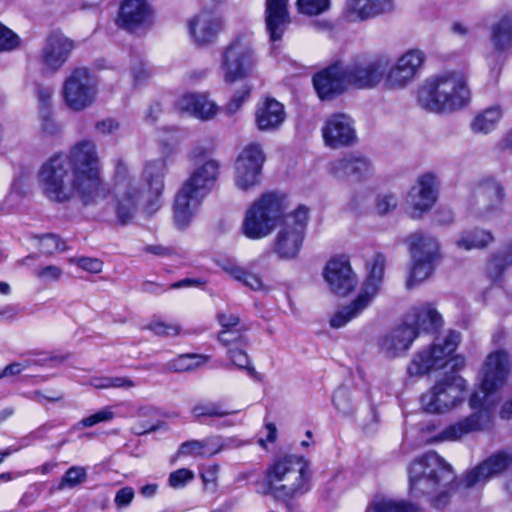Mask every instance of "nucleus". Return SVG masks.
<instances>
[{
    "label": "nucleus",
    "instance_id": "f257e3e1",
    "mask_svg": "<svg viewBox=\"0 0 512 512\" xmlns=\"http://www.w3.org/2000/svg\"><path fill=\"white\" fill-rule=\"evenodd\" d=\"M38 182L43 195L56 203H66L77 194L84 206H91L111 194L101 179L96 146L91 140L75 143L69 153H54L40 167Z\"/></svg>",
    "mask_w": 512,
    "mask_h": 512
},
{
    "label": "nucleus",
    "instance_id": "f03ea898",
    "mask_svg": "<svg viewBox=\"0 0 512 512\" xmlns=\"http://www.w3.org/2000/svg\"><path fill=\"white\" fill-rule=\"evenodd\" d=\"M288 195L281 191H267L246 210L242 233L251 240H260L282 224L273 241V252L280 260L295 259L303 246L309 221V208L300 204L287 213Z\"/></svg>",
    "mask_w": 512,
    "mask_h": 512
},
{
    "label": "nucleus",
    "instance_id": "7ed1b4c3",
    "mask_svg": "<svg viewBox=\"0 0 512 512\" xmlns=\"http://www.w3.org/2000/svg\"><path fill=\"white\" fill-rule=\"evenodd\" d=\"M460 342V332L449 330L441 342L417 352L407 366L410 376H423L450 367L429 391L421 395V405L427 413H444L464 400L467 383L459 372L465 368L466 360L455 353Z\"/></svg>",
    "mask_w": 512,
    "mask_h": 512
},
{
    "label": "nucleus",
    "instance_id": "20e7f679",
    "mask_svg": "<svg viewBox=\"0 0 512 512\" xmlns=\"http://www.w3.org/2000/svg\"><path fill=\"white\" fill-rule=\"evenodd\" d=\"M309 461L302 455L275 456L264 471L259 493L291 507L295 498L310 490Z\"/></svg>",
    "mask_w": 512,
    "mask_h": 512
},
{
    "label": "nucleus",
    "instance_id": "39448f33",
    "mask_svg": "<svg viewBox=\"0 0 512 512\" xmlns=\"http://www.w3.org/2000/svg\"><path fill=\"white\" fill-rule=\"evenodd\" d=\"M409 494L420 498L429 493L422 486L430 483L433 489L442 483H447V489L431 499V505L436 509H444L450 502V491L463 485L457 482L452 466L435 451H429L414 459L408 468Z\"/></svg>",
    "mask_w": 512,
    "mask_h": 512
},
{
    "label": "nucleus",
    "instance_id": "423d86ee",
    "mask_svg": "<svg viewBox=\"0 0 512 512\" xmlns=\"http://www.w3.org/2000/svg\"><path fill=\"white\" fill-rule=\"evenodd\" d=\"M471 91L466 74L448 71L428 78L418 90V104L428 112L451 113L466 107Z\"/></svg>",
    "mask_w": 512,
    "mask_h": 512
},
{
    "label": "nucleus",
    "instance_id": "0eeeda50",
    "mask_svg": "<svg viewBox=\"0 0 512 512\" xmlns=\"http://www.w3.org/2000/svg\"><path fill=\"white\" fill-rule=\"evenodd\" d=\"M443 326L441 314L430 303L413 307L401 324L392 328L380 340V349L387 357L404 355L420 333H438Z\"/></svg>",
    "mask_w": 512,
    "mask_h": 512
},
{
    "label": "nucleus",
    "instance_id": "6e6552de",
    "mask_svg": "<svg viewBox=\"0 0 512 512\" xmlns=\"http://www.w3.org/2000/svg\"><path fill=\"white\" fill-rule=\"evenodd\" d=\"M219 174V162L208 159L194 169L182 183L173 203V219L177 228L188 227L203 200L214 189Z\"/></svg>",
    "mask_w": 512,
    "mask_h": 512
},
{
    "label": "nucleus",
    "instance_id": "1a4fd4ad",
    "mask_svg": "<svg viewBox=\"0 0 512 512\" xmlns=\"http://www.w3.org/2000/svg\"><path fill=\"white\" fill-rule=\"evenodd\" d=\"M215 319L220 326L217 341L226 349L230 363L238 370L246 372L251 379L263 382V375L255 369L247 353V332L250 327L241 321L239 315L233 313L218 312Z\"/></svg>",
    "mask_w": 512,
    "mask_h": 512
},
{
    "label": "nucleus",
    "instance_id": "9d476101",
    "mask_svg": "<svg viewBox=\"0 0 512 512\" xmlns=\"http://www.w3.org/2000/svg\"><path fill=\"white\" fill-rule=\"evenodd\" d=\"M387 259L382 252H376L366 261V275L359 294L346 306L337 310L330 318L332 328H341L361 315L379 294L384 282Z\"/></svg>",
    "mask_w": 512,
    "mask_h": 512
},
{
    "label": "nucleus",
    "instance_id": "9b49d317",
    "mask_svg": "<svg viewBox=\"0 0 512 512\" xmlns=\"http://www.w3.org/2000/svg\"><path fill=\"white\" fill-rule=\"evenodd\" d=\"M256 65L253 44L245 33H238L224 48L220 69L226 84L232 85L249 78Z\"/></svg>",
    "mask_w": 512,
    "mask_h": 512
},
{
    "label": "nucleus",
    "instance_id": "f8f14e48",
    "mask_svg": "<svg viewBox=\"0 0 512 512\" xmlns=\"http://www.w3.org/2000/svg\"><path fill=\"white\" fill-rule=\"evenodd\" d=\"M392 59L386 54L356 55L344 66L349 87L373 89L387 78Z\"/></svg>",
    "mask_w": 512,
    "mask_h": 512
},
{
    "label": "nucleus",
    "instance_id": "ddd939ff",
    "mask_svg": "<svg viewBox=\"0 0 512 512\" xmlns=\"http://www.w3.org/2000/svg\"><path fill=\"white\" fill-rule=\"evenodd\" d=\"M97 78L87 67H76L70 71L62 86L65 105L76 112L92 106L97 97Z\"/></svg>",
    "mask_w": 512,
    "mask_h": 512
},
{
    "label": "nucleus",
    "instance_id": "4468645a",
    "mask_svg": "<svg viewBox=\"0 0 512 512\" xmlns=\"http://www.w3.org/2000/svg\"><path fill=\"white\" fill-rule=\"evenodd\" d=\"M409 239V250L414 261L406 287L412 289L432 275L435 261L439 256V245L435 238L423 233H414Z\"/></svg>",
    "mask_w": 512,
    "mask_h": 512
},
{
    "label": "nucleus",
    "instance_id": "2eb2a0df",
    "mask_svg": "<svg viewBox=\"0 0 512 512\" xmlns=\"http://www.w3.org/2000/svg\"><path fill=\"white\" fill-rule=\"evenodd\" d=\"M469 406L476 411L445 427L436 436V440L457 441L467 434L483 430L485 424L490 421V409L484 398L478 392H472L469 397Z\"/></svg>",
    "mask_w": 512,
    "mask_h": 512
},
{
    "label": "nucleus",
    "instance_id": "dca6fc26",
    "mask_svg": "<svg viewBox=\"0 0 512 512\" xmlns=\"http://www.w3.org/2000/svg\"><path fill=\"white\" fill-rule=\"evenodd\" d=\"M266 156L258 143L246 145L235 161V184L247 191L260 182Z\"/></svg>",
    "mask_w": 512,
    "mask_h": 512
},
{
    "label": "nucleus",
    "instance_id": "f3484780",
    "mask_svg": "<svg viewBox=\"0 0 512 512\" xmlns=\"http://www.w3.org/2000/svg\"><path fill=\"white\" fill-rule=\"evenodd\" d=\"M313 88L321 101L334 100L349 88L346 72L341 60H335L316 71L312 76Z\"/></svg>",
    "mask_w": 512,
    "mask_h": 512
},
{
    "label": "nucleus",
    "instance_id": "a211bd4d",
    "mask_svg": "<svg viewBox=\"0 0 512 512\" xmlns=\"http://www.w3.org/2000/svg\"><path fill=\"white\" fill-rule=\"evenodd\" d=\"M323 277L330 291L338 296H347L357 285V277L352 269L350 257L340 254L332 257L325 265Z\"/></svg>",
    "mask_w": 512,
    "mask_h": 512
},
{
    "label": "nucleus",
    "instance_id": "6ab92c4d",
    "mask_svg": "<svg viewBox=\"0 0 512 512\" xmlns=\"http://www.w3.org/2000/svg\"><path fill=\"white\" fill-rule=\"evenodd\" d=\"M510 368V355L506 350L499 349L487 355L481 379V390L485 397L492 395L506 383Z\"/></svg>",
    "mask_w": 512,
    "mask_h": 512
},
{
    "label": "nucleus",
    "instance_id": "aec40b11",
    "mask_svg": "<svg viewBox=\"0 0 512 512\" xmlns=\"http://www.w3.org/2000/svg\"><path fill=\"white\" fill-rule=\"evenodd\" d=\"M75 43L61 30H52L40 53V62L49 72L59 71L68 61Z\"/></svg>",
    "mask_w": 512,
    "mask_h": 512
},
{
    "label": "nucleus",
    "instance_id": "412c9836",
    "mask_svg": "<svg viewBox=\"0 0 512 512\" xmlns=\"http://www.w3.org/2000/svg\"><path fill=\"white\" fill-rule=\"evenodd\" d=\"M418 185L413 186L407 196L409 215L420 219L437 201V178L433 173H425L418 178Z\"/></svg>",
    "mask_w": 512,
    "mask_h": 512
},
{
    "label": "nucleus",
    "instance_id": "4be33fe9",
    "mask_svg": "<svg viewBox=\"0 0 512 512\" xmlns=\"http://www.w3.org/2000/svg\"><path fill=\"white\" fill-rule=\"evenodd\" d=\"M165 172L166 161L164 159L148 161L143 168L142 180L149 194L144 209L149 215L157 212L162 206Z\"/></svg>",
    "mask_w": 512,
    "mask_h": 512
},
{
    "label": "nucleus",
    "instance_id": "5701e85b",
    "mask_svg": "<svg viewBox=\"0 0 512 512\" xmlns=\"http://www.w3.org/2000/svg\"><path fill=\"white\" fill-rule=\"evenodd\" d=\"M512 466V454L506 451H498L480 462L468 471L462 483L465 488L474 487L476 484L500 475Z\"/></svg>",
    "mask_w": 512,
    "mask_h": 512
},
{
    "label": "nucleus",
    "instance_id": "b1692460",
    "mask_svg": "<svg viewBox=\"0 0 512 512\" xmlns=\"http://www.w3.org/2000/svg\"><path fill=\"white\" fill-rule=\"evenodd\" d=\"M324 142L331 148L352 145L356 140L352 119L344 113H333L322 128Z\"/></svg>",
    "mask_w": 512,
    "mask_h": 512
},
{
    "label": "nucleus",
    "instance_id": "393cba45",
    "mask_svg": "<svg viewBox=\"0 0 512 512\" xmlns=\"http://www.w3.org/2000/svg\"><path fill=\"white\" fill-rule=\"evenodd\" d=\"M424 59L422 51L408 50L397 60L394 67L390 65L387 71V83L391 87H404L415 76Z\"/></svg>",
    "mask_w": 512,
    "mask_h": 512
},
{
    "label": "nucleus",
    "instance_id": "a878e982",
    "mask_svg": "<svg viewBox=\"0 0 512 512\" xmlns=\"http://www.w3.org/2000/svg\"><path fill=\"white\" fill-rule=\"evenodd\" d=\"M173 108L181 115L188 114L200 120H209L218 111L216 103L210 101L207 95L191 92L178 96Z\"/></svg>",
    "mask_w": 512,
    "mask_h": 512
},
{
    "label": "nucleus",
    "instance_id": "bb28decb",
    "mask_svg": "<svg viewBox=\"0 0 512 512\" xmlns=\"http://www.w3.org/2000/svg\"><path fill=\"white\" fill-rule=\"evenodd\" d=\"M288 3L289 0H266L265 25L269 40L272 43H276L283 38L291 23Z\"/></svg>",
    "mask_w": 512,
    "mask_h": 512
},
{
    "label": "nucleus",
    "instance_id": "cd10ccee",
    "mask_svg": "<svg viewBox=\"0 0 512 512\" xmlns=\"http://www.w3.org/2000/svg\"><path fill=\"white\" fill-rule=\"evenodd\" d=\"M254 115L255 125L260 131H274L286 120L284 105L272 96L259 100Z\"/></svg>",
    "mask_w": 512,
    "mask_h": 512
},
{
    "label": "nucleus",
    "instance_id": "c85d7f7f",
    "mask_svg": "<svg viewBox=\"0 0 512 512\" xmlns=\"http://www.w3.org/2000/svg\"><path fill=\"white\" fill-rule=\"evenodd\" d=\"M152 16V8L147 0H122L118 14L119 27L133 31L148 23Z\"/></svg>",
    "mask_w": 512,
    "mask_h": 512
},
{
    "label": "nucleus",
    "instance_id": "c756f323",
    "mask_svg": "<svg viewBox=\"0 0 512 512\" xmlns=\"http://www.w3.org/2000/svg\"><path fill=\"white\" fill-rule=\"evenodd\" d=\"M393 8L394 0H346L343 17L349 22H362Z\"/></svg>",
    "mask_w": 512,
    "mask_h": 512
},
{
    "label": "nucleus",
    "instance_id": "7c9ffc66",
    "mask_svg": "<svg viewBox=\"0 0 512 512\" xmlns=\"http://www.w3.org/2000/svg\"><path fill=\"white\" fill-rule=\"evenodd\" d=\"M188 28L195 42L204 45L214 41L222 28V21L217 18L203 19L201 15H197L189 21Z\"/></svg>",
    "mask_w": 512,
    "mask_h": 512
},
{
    "label": "nucleus",
    "instance_id": "2f4dec72",
    "mask_svg": "<svg viewBox=\"0 0 512 512\" xmlns=\"http://www.w3.org/2000/svg\"><path fill=\"white\" fill-rule=\"evenodd\" d=\"M141 195V190L135 186L127 187L124 194L117 198L115 205V215L117 223L125 226L131 224L136 216L137 202Z\"/></svg>",
    "mask_w": 512,
    "mask_h": 512
},
{
    "label": "nucleus",
    "instance_id": "473e14b6",
    "mask_svg": "<svg viewBox=\"0 0 512 512\" xmlns=\"http://www.w3.org/2000/svg\"><path fill=\"white\" fill-rule=\"evenodd\" d=\"M503 117L500 105H493L477 113L471 122V129L475 133L488 134L496 129Z\"/></svg>",
    "mask_w": 512,
    "mask_h": 512
},
{
    "label": "nucleus",
    "instance_id": "72a5a7b5",
    "mask_svg": "<svg viewBox=\"0 0 512 512\" xmlns=\"http://www.w3.org/2000/svg\"><path fill=\"white\" fill-rule=\"evenodd\" d=\"M491 40L496 51L503 52L512 46V14H504L494 24L491 31Z\"/></svg>",
    "mask_w": 512,
    "mask_h": 512
},
{
    "label": "nucleus",
    "instance_id": "f704fd0d",
    "mask_svg": "<svg viewBox=\"0 0 512 512\" xmlns=\"http://www.w3.org/2000/svg\"><path fill=\"white\" fill-rule=\"evenodd\" d=\"M335 172L342 171L347 176L361 179L371 171V163L361 157H344L333 163Z\"/></svg>",
    "mask_w": 512,
    "mask_h": 512
},
{
    "label": "nucleus",
    "instance_id": "c9c22d12",
    "mask_svg": "<svg viewBox=\"0 0 512 512\" xmlns=\"http://www.w3.org/2000/svg\"><path fill=\"white\" fill-rule=\"evenodd\" d=\"M366 512H423L418 504L404 500L395 501L384 498L373 500Z\"/></svg>",
    "mask_w": 512,
    "mask_h": 512
},
{
    "label": "nucleus",
    "instance_id": "e433bc0d",
    "mask_svg": "<svg viewBox=\"0 0 512 512\" xmlns=\"http://www.w3.org/2000/svg\"><path fill=\"white\" fill-rule=\"evenodd\" d=\"M493 241V235L490 231L474 228L464 231L461 237L456 241L458 247L465 250L474 248H484Z\"/></svg>",
    "mask_w": 512,
    "mask_h": 512
},
{
    "label": "nucleus",
    "instance_id": "4c0bfd02",
    "mask_svg": "<svg viewBox=\"0 0 512 512\" xmlns=\"http://www.w3.org/2000/svg\"><path fill=\"white\" fill-rule=\"evenodd\" d=\"M191 414L196 422L207 424L208 418H223L232 412L218 402H202L193 406Z\"/></svg>",
    "mask_w": 512,
    "mask_h": 512
},
{
    "label": "nucleus",
    "instance_id": "58836bf2",
    "mask_svg": "<svg viewBox=\"0 0 512 512\" xmlns=\"http://www.w3.org/2000/svg\"><path fill=\"white\" fill-rule=\"evenodd\" d=\"M223 270L234 280L242 283L254 291L262 290L264 287L262 277L257 273H253L245 269L244 267L235 264H229L224 266Z\"/></svg>",
    "mask_w": 512,
    "mask_h": 512
},
{
    "label": "nucleus",
    "instance_id": "ea45409f",
    "mask_svg": "<svg viewBox=\"0 0 512 512\" xmlns=\"http://www.w3.org/2000/svg\"><path fill=\"white\" fill-rule=\"evenodd\" d=\"M207 360L208 357L201 354L183 353L170 359L167 367L173 372H187L202 366Z\"/></svg>",
    "mask_w": 512,
    "mask_h": 512
},
{
    "label": "nucleus",
    "instance_id": "a19ab883",
    "mask_svg": "<svg viewBox=\"0 0 512 512\" xmlns=\"http://www.w3.org/2000/svg\"><path fill=\"white\" fill-rule=\"evenodd\" d=\"M490 264L493 282L501 280L505 270L512 265V243L504 251L493 254Z\"/></svg>",
    "mask_w": 512,
    "mask_h": 512
},
{
    "label": "nucleus",
    "instance_id": "79ce46f5",
    "mask_svg": "<svg viewBox=\"0 0 512 512\" xmlns=\"http://www.w3.org/2000/svg\"><path fill=\"white\" fill-rule=\"evenodd\" d=\"M296 8L301 15L319 16L330 10L331 0H297Z\"/></svg>",
    "mask_w": 512,
    "mask_h": 512
},
{
    "label": "nucleus",
    "instance_id": "37998d69",
    "mask_svg": "<svg viewBox=\"0 0 512 512\" xmlns=\"http://www.w3.org/2000/svg\"><path fill=\"white\" fill-rule=\"evenodd\" d=\"M146 329L162 338L177 337L182 332V326L179 323H167L160 319L151 320Z\"/></svg>",
    "mask_w": 512,
    "mask_h": 512
},
{
    "label": "nucleus",
    "instance_id": "c03bdc74",
    "mask_svg": "<svg viewBox=\"0 0 512 512\" xmlns=\"http://www.w3.org/2000/svg\"><path fill=\"white\" fill-rule=\"evenodd\" d=\"M252 93V85L243 83L241 87L235 91L231 99L225 105V112L228 115H233L239 111L244 103L250 98Z\"/></svg>",
    "mask_w": 512,
    "mask_h": 512
},
{
    "label": "nucleus",
    "instance_id": "a18cd8bd",
    "mask_svg": "<svg viewBox=\"0 0 512 512\" xmlns=\"http://www.w3.org/2000/svg\"><path fill=\"white\" fill-rule=\"evenodd\" d=\"M21 39L17 33L0 22V52H9L19 48Z\"/></svg>",
    "mask_w": 512,
    "mask_h": 512
},
{
    "label": "nucleus",
    "instance_id": "49530a36",
    "mask_svg": "<svg viewBox=\"0 0 512 512\" xmlns=\"http://www.w3.org/2000/svg\"><path fill=\"white\" fill-rule=\"evenodd\" d=\"M87 479V471L82 466H72L66 470L61 478V486L74 488Z\"/></svg>",
    "mask_w": 512,
    "mask_h": 512
},
{
    "label": "nucleus",
    "instance_id": "de8ad7c7",
    "mask_svg": "<svg viewBox=\"0 0 512 512\" xmlns=\"http://www.w3.org/2000/svg\"><path fill=\"white\" fill-rule=\"evenodd\" d=\"M70 262L75 264L78 268L91 274H98L102 272L104 266L103 261L96 257H73L70 259Z\"/></svg>",
    "mask_w": 512,
    "mask_h": 512
},
{
    "label": "nucleus",
    "instance_id": "09e8293b",
    "mask_svg": "<svg viewBox=\"0 0 512 512\" xmlns=\"http://www.w3.org/2000/svg\"><path fill=\"white\" fill-rule=\"evenodd\" d=\"M41 133L45 136H56L61 132V125L53 117V112H40Z\"/></svg>",
    "mask_w": 512,
    "mask_h": 512
},
{
    "label": "nucleus",
    "instance_id": "8fccbe9b",
    "mask_svg": "<svg viewBox=\"0 0 512 512\" xmlns=\"http://www.w3.org/2000/svg\"><path fill=\"white\" fill-rule=\"evenodd\" d=\"M194 472L188 468H179L172 471L168 477V485L178 489L186 486V484L194 479Z\"/></svg>",
    "mask_w": 512,
    "mask_h": 512
},
{
    "label": "nucleus",
    "instance_id": "3c124183",
    "mask_svg": "<svg viewBox=\"0 0 512 512\" xmlns=\"http://www.w3.org/2000/svg\"><path fill=\"white\" fill-rule=\"evenodd\" d=\"M483 193H492L496 200L503 201L505 197L504 187L493 177H485L480 181Z\"/></svg>",
    "mask_w": 512,
    "mask_h": 512
},
{
    "label": "nucleus",
    "instance_id": "603ef678",
    "mask_svg": "<svg viewBox=\"0 0 512 512\" xmlns=\"http://www.w3.org/2000/svg\"><path fill=\"white\" fill-rule=\"evenodd\" d=\"M113 418H114V413L111 411V409L104 408V409H101V410L87 416V417H84L80 421V424L85 428H89V427H93L101 422L110 421Z\"/></svg>",
    "mask_w": 512,
    "mask_h": 512
},
{
    "label": "nucleus",
    "instance_id": "864d4df0",
    "mask_svg": "<svg viewBox=\"0 0 512 512\" xmlns=\"http://www.w3.org/2000/svg\"><path fill=\"white\" fill-rule=\"evenodd\" d=\"M52 89L48 86L38 84L36 87V96L38 99L39 111H51Z\"/></svg>",
    "mask_w": 512,
    "mask_h": 512
},
{
    "label": "nucleus",
    "instance_id": "5fc2aeb1",
    "mask_svg": "<svg viewBox=\"0 0 512 512\" xmlns=\"http://www.w3.org/2000/svg\"><path fill=\"white\" fill-rule=\"evenodd\" d=\"M115 181L116 183H124L127 187L134 186L132 177L130 176L127 164L123 160H118L115 168Z\"/></svg>",
    "mask_w": 512,
    "mask_h": 512
},
{
    "label": "nucleus",
    "instance_id": "6e6d98bb",
    "mask_svg": "<svg viewBox=\"0 0 512 512\" xmlns=\"http://www.w3.org/2000/svg\"><path fill=\"white\" fill-rule=\"evenodd\" d=\"M397 206L396 198L393 194H386L379 196L376 203V208L379 214L384 215L395 209Z\"/></svg>",
    "mask_w": 512,
    "mask_h": 512
},
{
    "label": "nucleus",
    "instance_id": "4d7b16f0",
    "mask_svg": "<svg viewBox=\"0 0 512 512\" xmlns=\"http://www.w3.org/2000/svg\"><path fill=\"white\" fill-rule=\"evenodd\" d=\"M134 490L132 487L125 486L116 492L114 502L117 507H126L134 499Z\"/></svg>",
    "mask_w": 512,
    "mask_h": 512
},
{
    "label": "nucleus",
    "instance_id": "13d9d810",
    "mask_svg": "<svg viewBox=\"0 0 512 512\" xmlns=\"http://www.w3.org/2000/svg\"><path fill=\"white\" fill-rule=\"evenodd\" d=\"M104 381L105 383L102 386L105 388H131L135 386L133 380L122 376L108 377Z\"/></svg>",
    "mask_w": 512,
    "mask_h": 512
},
{
    "label": "nucleus",
    "instance_id": "bf43d9fd",
    "mask_svg": "<svg viewBox=\"0 0 512 512\" xmlns=\"http://www.w3.org/2000/svg\"><path fill=\"white\" fill-rule=\"evenodd\" d=\"M219 465L213 464L209 465L208 467L204 468L200 472V478L204 485L213 484L216 485L218 480V474H219Z\"/></svg>",
    "mask_w": 512,
    "mask_h": 512
},
{
    "label": "nucleus",
    "instance_id": "052dcab7",
    "mask_svg": "<svg viewBox=\"0 0 512 512\" xmlns=\"http://www.w3.org/2000/svg\"><path fill=\"white\" fill-rule=\"evenodd\" d=\"M143 252L159 257H169L174 254V250L163 245H146L142 249Z\"/></svg>",
    "mask_w": 512,
    "mask_h": 512
},
{
    "label": "nucleus",
    "instance_id": "680f3d73",
    "mask_svg": "<svg viewBox=\"0 0 512 512\" xmlns=\"http://www.w3.org/2000/svg\"><path fill=\"white\" fill-rule=\"evenodd\" d=\"M265 429L267 431L265 438H259L258 444L262 448H267V443H274L277 440V427L274 423L269 422L265 424Z\"/></svg>",
    "mask_w": 512,
    "mask_h": 512
},
{
    "label": "nucleus",
    "instance_id": "e2e57ef3",
    "mask_svg": "<svg viewBox=\"0 0 512 512\" xmlns=\"http://www.w3.org/2000/svg\"><path fill=\"white\" fill-rule=\"evenodd\" d=\"M205 284V281L201 278H184L174 283H171L168 289H180L186 287H200Z\"/></svg>",
    "mask_w": 512,
    "mask_h": 512
},
{
    "label": "nucleus",
    "instance_id": "0e129e2a",
    "mask_svg": "<svg viewBox=\"0 0 512 512\" xmlns=\"http://www.w3.org/2000/svg\"><path fill=\"white\" fill-rule=\"evenodd\" d=\"M62 275V269L55 265H47L38 272L39 278H48L57 281Z\"/></svg>",
    "mask_w": 512,
    "mask_h": 512
},
{
    "label": "nucleus",
    "instance_id": "69168bd1",
    "mask_svg": "<svg viewBox=\"0 0 512 512\" xmlns=\"http://www.w3.org/2000/svg\"><path fill=\"white\" fill-rule=\"evenodd\" d=\"M141 291L144 293L159 295V294L164 293L166 291V289L160 283L150 281V280H145L141 284Z\"/></svg>",
    "mask_w": 512,
    "mask_h": 512
},
{
    "label": "nucleus",
    "instance_id": "338daca9",
    "mask_svg": "<svg viewBox=\"0 0 512 512\" xmlns=\"http://www.w3.org/2000/svg\"><path fill=\"white\" fill-rule=\"evenodd\" d=\"M204 444L198 440L186 441L181 444L180 452L183 454L199 453Z\"/></svg>",
    "mask_w": 512,
    "mask_h": 512
},
{
    "label": "nucleus",
    "instance_id": "774afa93",
    "mask_svg": "<svg viewBox=\"0 0 512 512\" xmlns=\"http://www.w3.org/2000/svg\"><path fill=\"white\" fill-rule=\"evenodd\" d=\"M96 129L102 133H111L119 127V124L116 120L107 118L101 121H98L95 125Z\"/></svg>",
    "mask_w": 512,
    "mask_h": 512
}]
</instances>
